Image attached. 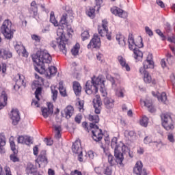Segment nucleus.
Instances as JSON below:
<instances>
[{
  "label": "nucleus",
  "mask_w": 175,
  "mask_h": 175,
  "mask_svg": "<svg viewBox=\"0 0 175 175\" xmlns=\"http://www.w3.org/2000/svg\"><path fill=\"white\" fill-rule=\"evenodd\" d=\"M51 55L47 51H38L32 55V60L34 63L35 71L40 75H46L49 79L57 74V68L51 66L46 69L44 64H50L52 60Z\"/></svg>",
  "instance_id": "f257e3e1"
},
{
  "label": "nucleus",
  "mask_w": 175,
  "mask_h": 175,
  "mask_svg": "<svg viewBox=\"0 0 175 175\" xmlns=\"http://www.w3.org/2000/svg\"><path fill=\"white\" fill-rule=\"evenodd\" d=\"M128 43L129 50L133 51L135 59H136V61H142L143 59V52L139 50V49L143 47L144 46L143 38H142L141 37L139 38V43L135 42V38H133V35L130 33L129 35ZM136 47H139V49Z\"/></svg>",
  "instance_id": "f03ea898"
},
{
  "label": "nucleus",
  "mask_w": 175,
  "mask_h": 175,
  "mask_svg": "<svg viewBox=\"0 0 175 175\" xmlns=\"http://www.w3.org/2000/svg\"><path fill=\"white\" fill-rule=\"evenodd\" d=\"M57 35L58 38L56 39V41H52L51 43V47L55 49H57V44L63 53V54H66V44H68V38L65 37L64 34V29L58 28L57 31Z\"/></svg>",
  "instance_id": "7ed1b4c3"
},
{
  "label": "nucleus",
  "mask_w": 175,
  "mask_h": 175,
  "mask_svg": "<svg viewBox=\"0 0 175 175\" xmlns=\"http://www.w3.org/2000/svg\"><path fill=\"white\" fill-rule=\"evenodd\" d=\"M101 80V75L93 77L92 81H88L85 84V92L88 95H95L98 92L99 83Z\"/></svg>",
  "instance_id": "20e7f679"
},
{
  "label": "nucleus",
  "mask_w": 175,
  "mask_h": 175,
  "mask_svg": "<svg viewBox=\"0 0 175 175\" xmlns=\"http://www.w3.org/2000/svg\"><path fill=\"white\" fill-rule=\"evenodd\" d=\"M12 21L9 19L5 20L0 28V31L1 33L3 35L5 39L10 40V39H13V35H14V30L12 28Z\"/></svg>",
  "instance_id": "39448f33"
},
{
  "label": "nucleus",
  "mask_w": 175,
  "mask_h": 175,
  "mask_svg": "<svg viewBox=\"0 0 175 175\" xmlns=\"http://www.w3.org/2000/svg\"><path fill=\"white\" fill-rule=\"evenodd\" d=\"M161 125L165 131H173L174 129V120L169 113H162L160 115Z\"/></svg>",
  "instance_id": "423d86ee"
},
{
  "label": "nucleus",
  "mask_w": 175,
  "mask_h": 175,
  "mask_svg": "<svg viewBox=\"0 0 175 175\" xmlns=\"http://www.w3.org/2000/svg\"><path fill=\"white\" fill-rule=\"evenodd\" d=\"M90 129L92 133V139L94 142H100L103 139V131L96 124H90Z\"/></svg>",
  "instance_id": "0eeeda50"
},
{
  "label": "nucleus",
  "mask_w": 175,
  "mask_h": 175,
  "mask_svg": "<svg viewBox=\"0 0 175 175\" xmlns=\"http://www.w3.org/2000/svg\"><path fill=\"white\" fill-rule=\"evenodd\" d=\"M107 25V21L106 19L103 20L102 25L98 26V33L100 35V36H106L108 40H111V32H109Z\"/></svg>",
  "instance_id": "6e6552de"
},
{
  "label": "nucleus",
  "mask_w": 175,
  "mask_h": 175,
  "mask_svg": "<svg viewBox=\"0 0 175 175\" xmlns=\"http://www.w3.org/2000/svg\"><path fill=\"white\" fill-rule=\"evenodd\" d=\"M36 163L38 164V167L47 166L49 163V159L47 158V153L46 150H41L37 159H36Z\"/></svg>",
  "instance_id": "1a4fd4ad"
},
{
  "label": "nucleus",
  "mask_w": 175,
  "mask_h": 175,
  "mask_svg": "<svg viewBox=\"0 0 175 175\" xmlns=\"http://www.w3.org/2000/svg\"><path fill=\"white\" fill-rule=\"evenodd\" d=\"M139 72L141 76H143L144 81L145 83H146L147 84H150V83L154 85L157 84V80L155 79H152L148 71L145 70L144 68H139Z\"/></svg>",
  "instance_id": "9d476101"
},
{
  "label": "nucleus",
  "mask_w": 175,
  "mask_h": 175,
  "mask_svg": "<svg viewBox=\"0 0 175 175\" xmlns=\"http://www.w3.org/2000/svg\"><path fill=\"white\" fill-rule=\"evenodd\" d=\"M139 69H154V60L152 59V54L149 53L146 57V59L143 62V66L140 67Z\"/></svg>",
  "instance_id": "9b49d317"
},
{
  "label": "nucleus",
  "mask_w": 175,
  "mask_h": 175,
  "mask_svg": "<svg viewBox=\"0 0 175 175\" xmlns=\"http://www.w3.org/2000/svg\"><path fill=\"white\" fill-rule=\"evenodd\" d=\"M100 47V38L98 34H94L90 43L88 44V49H99Z\"/></svg>",
  "instance_id": "f8f14e48"
},
{
  "label": "nucleus",
  "mask_w": 175,
  "mask_h": 175,
  "mask_svg": "<svg viewBox=\"0 0 175 175\" xmlns=\"http://www.w3.org/2000/svg\"><path fill=\"white\" fill-rule=\"evenodd\" d=\"M93 106L94 113L96 114H100V111H102V101L99 95H96L95 98L93 99Z\"/></svg>",
  "instance_id": "ddd939ff"
},
{
  "label": "nucleus",
  "mask_w": 175,
  "mask_h": 175,
  "mask_svg": "<svg viewBox=\"0 0 175 175\" xmlns=\"http://www.w3.org/2000/svg\"><path fill=\"white\" fill-rule=\"evenodd\" d=\"M133 172L137 175H147V170L143 169V163L140 161L136 162L133 168Z\"/></svg>",
  "instance_id": "4468645a"
},
{
  "label": "nucleus",
  "mask_w": 175,
  "mask_h": 175,
  "mask_svg": "<svg viewBox=\"0 0 175 175\" xmlns=\"http://www.w3.org/2000/svg\"><path fill=\"white\" fill-rule=\"evenodd\" d=\"M10 118L13 125H17L20 122V111L17 109H13L10 113Z\"/></svg>",
  "instance_id": "2eb2a0df"
},
{
  "label": "nucleus",
  "mask_w": 175,
  "mask_h": 175,
  "mask_svg": "<svg viewBox=\"0 0 175 175\" xmlns=\"http://www.w3.org/2000/svg\"><path fill=\"white\" fill-rule=\"evenodd\" d=\"M64 112H61L62 117H65L67 120H69L73 116L75 113V108L72 105H68L64 110Z\"/></svg>",
  "instance_id": "dca6fc26"
},
{
  "label": "nucleus",
  "mask_w": 175,
  "mask_h": 175,
  "mask_svg": "<svg viewBox=\"0 0 175 175\" xmlns=\"http://www.w3.org/2000/svg\"><path fill=\"white\" fill-rule=\"evenodd\" d=\"M114 150V157L116 158L115 161L118 165H120V166H124V153L121 152V150Z\"/></svg>",
  "instance_id": "f3484780"
},
{
  "label": "nucleus",
  "mask_w": 175,
  "mask_h": 175,
  "mask_svg": "<svg viewBox=\"0 0 175 175\" xmlns=\"http://www.w3.org/2000/svg\"><path fill=\"white\" fill-rule=\"evenodd\" d=\"M111 12L113 14H115V16L121 17V18H126V17H128V14L126 12L117 7L111 8Z\"/></svg>",
  "instance_id": "a211bd4d"
},
{
  "label": "nucleus",
  "mask_w": 175,
  "mask_h": 175,
  "mask_svg": "<svg viewBox=\"0 0 175 175\" xmlns=\"http://www.w3.org/2000/svg\"><path fill=\"white\" fill-rule=\"evenodd\" d=\"M29 13L31 17H33V18L38 17V4L36 3V1H33L31 3V7L29 8Z\"/></svg>",
  "instance_id": "6ab92c4d"
},
{
  "label": "nucleus",
  "mask_w": 175,
  "mask_h": 175,
  "mask_svg": "<svg viewBox=\"0 0 175 175\" xmlns=\"http://www.w3.org/2000/svg\"><path fill=\"white\" fill-rule=\"evenodd\" d=\"M140 103L142 106L147 107L148 111L150 113H155V107L152 105V100H140Z\"/></svg>",
  "instance_id": "aec40b11"
},
{
  "label": "nucleus",
  "mask_w": 175,
  "mask_h": 175,
  "mask_svg": "<svg viewBox=\"0 0 175 175\" xmlns=\"http://www.w3.org/2000/svg\"><path fill=\"white\" fill-rule=\"evenodd\" d=\"M152 95L154 96V98H157L159 102H162L163 103H166L167 100V96L165 92H162L159 94V92H152Z\"/></svg>",
  "instance_id": "412c9836"
},
{
  "label": "nucleus",
  "mask_w": 175,
  "mask_h": 175,
  "mask_svg": "<svg viewBox=\"0 0 175 175\" xmlns=\"http://www.w3.org/2000/svg\"><path fill=\"white\" fill-rule=\"evenodd\" d=\"M118 141V139L116 137L112 139L111 142V148H113L114 151H116V150H122V151L125 150V148H126V146H125L124 144H122V146H120L117 142Z\"/></svg>",
  "instance_id": "4be33fe9"
},
{
  "label": "nucleus",
  "mask_w": 175,
  "mask_h": 175,
  "mask_svg": "<svg viewBox=\"0 0 175 175\" xmlns=\"http://www.w3.org/2000/svg\"><path fill=\"white\" fill-rule=\"evenodd\" d=\"M72 152H75V154H79V152H81V142L79 139H77L73 144L72 146Z\"/></svg>",
  "instance_id": "5701e85b"
},
{
  "label": "nucleus",
  "mask_w": 175,
  "mask_h": 175,
  "mask_svg": "<svg viewBox=\"0 0 175 175\" xmlns=\"http://www.w3.org/2000/svg\"><path fill=\"white\" fill-rule=\"evenodd\" d=\"M8 105V94L6 92L3 91L0 96V110H2L3 107H5Z\"/></svg>",
  "instance_id": "b1692460"
},
{
  "label": "nucleus",
  "mask_w": 175,
  "mask_h": 175,
  "mask_svg": "<svg viewBox=\"0 0 175 175\" xmlns=\"http://www.w3.org/2000/svg\"><path fill=\"white\" fill-rule=\"evenodd\" d=\"M117 59L119 64L121 65V66L122 68H124L127 72H129V70H131V67H129V65L126 64V60H125V58L120 55V56H118Z\"/></svg>",
  "instance_id": "393cba45"
},
{
  "label": "nucleus",
  "mask_w": 175,
  "mask_h": 175,
  "mask_svg": "<svg viewBox=\"0 0 175 175\" xmlns=\"http://www.w3.org/2000/svg\"><path fill=\"white\" fill-rule=\"evenodd\" d=\"M12 52L5 49H0V58L8 59V58H12Z\"/></svg>",
  "instance_id": "a878e982"
},
{
  "label": "nucleus",
  "mask_w": 175,
  "mask_h": 175,
  "mask_svg": "<svg viewBox=\"0 0 175 175\" xmlns=\"http://www.w3.org/2000/svg\"><path fill=\"white\" fill-rule=\"evenodd\" d=\"M63 25H68V14L64 13L61 17L59 23V28L61 29H64Z\"/></svg>",
  "instance_id": "bb28decb"
},
{
  "label": "nucleus",
  "mask_w": 175,
  "mask_h": 175,
  "mask_svg": "<svg viewBox=\"0 0 175 175\" xmlns=\"http://www.w3.org/2000/svg\"><path fill=\"white\" fill-rule=\"evenodd\" d=\"M36 167H35V165L33 164L29 163L27 164V166L26 167V173L27 174H34L37 172Z\"/></svg>",
  "instance_id": "cd10ccee"
},
{
  "label": "nucleus",
  "mask_w": 175,
  "mask_h": 175,
  "mask_svg": "<svg viewBox=\"0 0 175 175\" xmlns=\"http://www.w3.org/2000/svg\"><path fill=\"white\" fill-rule=\"evenodd\" d=\"M104 104L107 109H113L114 107V100L111 98H105L104 99Z\"/></svg>",
  "instance_id": "c85d7f7f"
},
{
  "label": "nucleus",
  "mask_w": 175,
  "mask_h": 175,
  "mask_svg": "<svg viewBox=\"0 0 175 175\" xmlns=\"http://www.w3.org/2000/svg\"><path fill=\"white\" fill-rule=\"evenodd\" d=\"M124 136L129 139V140H133L134 139H136V133L135 131L126 130L124 131Z\"/></svg>",
  "instance_id": "c756f323"
},
{
  "label": "nucleus",
  "mask_w": 175,
  "mask_h": 175,
  "mask_svg": "<svg viewBox=\"0 0 175 175\" xmlns=\"http://www.w3.org/2000/svg\"><path fill=\"white\" fill-rule=\"evenodd\" d=\"M100 87V91L102 94V96H107V92L106 91V88H105V79L101 75V80L99 82V85Z\"/></svg>",
  "instance_id": "7c9ffc66"
},
{
  "label": "nucleus",
  "mask_w": 175,
  "mask_h": 175,
  "mask_svg": "<svg viewBox=\"0 0 175 175\" xmlns=\"http://www.w3.org/2000/svg\"><path fill=\"white\" fill-rule=\"evenodd\" d=\"M73 90L75 95H80L81 94V85L77 81L73 82Z\"/></svg>",
  "instance_id": "2f4dec72"
},
{
  "label": "nucleus",
  "mask_w": 175,
  "mask_h": 175,
  "mask_svg": "<svg viewBox=\"0 0 175 175\" xmlns=\"http://www.w3.org/2000/svg\"><path fill=\"white\" fill-rule=\"evenodd\" d=\"M116 39L118 42V44H120V46H122V47H124V46L126 44V42H125V37H124L122 34H117Z\"/></svg>",
  "instance_id": "473e14b6"
},
{
  "label": "nucleus",
  "mask_w": 175,
  "mask_h": 175,
  "mask_svg": "<svg viewBox=\"0 0 175 175\" xmlns=\"http://www.w3.org/2000/svg\"><path fill=\"white\" fill-rule=\"evenodd\" d=\"M17 76L18 79L16 80V83L21 85H23V87H26L27 81H25V77L21 74H18Z\"/></svg>",
  "instance_id": "72a5a7b5"
},
{
  "label": "nucleus",
  "mask_w": 175,
  "mask_h": 175,
  "mask_svg": "<svg viewBox=\"0 0 175 175\" xmlns=\"http://www.w3.org/2000/svg\"><path fill=\"white\" fill-rule=\"evenodd\" d=\"M50 23H51L54 27H59V23H58V21L55 18V15L54 14V11H51L50 13Z\"/></svg>",
  "instance_id": "f704fd0d"
},
{
  "label": "nucleus",
  "mask_w": 175,
  "mask_h": 175,
  "mask_svg": "<svg viewBox=\"0 0 175 175\" xmlns=\"http://www.w3.org/2000/svg\"><path fill=\"white\" fill-rule=\"evenodd\" d=\"M5 146H6L5 137H0V154H5Z\"/></svg>",
  "instance_id": "c9c22d12"
},
{
  "label": "nucleus",
  "mask_w": 175,
  "mask_h": 175,
  "mask_svg": "<svg viewBox=\"0 0 175 175\" xmlns=\"http://www.w3.org/2000/svg\"><path fill=\"white\" fill-rule=\"evenodd\" d=\"M89 121H91L92 123L94 125H96V124H98L99 122V116L98 115H89L88 117Z\"/></svg>",
  "instance_id": "e433bc0d"
},
{
  "label": "nucleus",
  "mask_w": 175,
  "mask_h": 175,
  "mask_svg": "<svg viewBox=\"0 0 175 175\" xmlns=\"http://www.w3.org/2000/svg\"><path fill=\"white\" fill-rule=\"evenodd\" d=\"M55 131V137L56 139H61V131H62V128L61 126H54Z\"/></svg>",
  "instance_id": "4c0bfd02"
},
{
  "label": "nucleus",
  "mask_w": 175,
  "mask_h": 175,
  "mask_svg": "<svg viewBox=\"0 0 175 175\" xmlns=\"http://www.w3.org/2000/svg\"><path fill=\"white\" fill-rule=\"evenodd\" d=\"M59 91L62 96H66V89L64 87V82L59 83Z\"/></svg>",
  "instance_id": "58836bf2"
},
{
  "label": "nucleus",
  "mask_w": 175,
  "mask_h": 175,
  "mask_svg": "<svg viewBox=\"0 0 175 175\" xmlns=\"http://www.w3.org/2000/svg\"><path fill=\"white\" fill-rule=\"evenodd\" d=\"M86 14L90 18H94L95 17V9L94 8H90L88 10H86Z\"/></svg>",
  "instance_id": "ea45409f"
},
{
  "label": "nucleus",
  "mask_w": 175,
  "mask_h": 175,
  "mask_svg": "<svg viewBox=\"0 0 175 175\" xmlns=\"http://www.w3.org/2000/svg\"><path fill=\"white\" fill-rule=\"evenodd\" d=\"M80 50V44L76 43L73 48L71 49L72 55H77L79 51Z\"/></svg>",
  "instance_id": "a19ab883"
},
{
  "label": "nucleus",
  "mask_w": 175,
  "mask_h": 175,
  "mask_svg": "<svg viewBox=\"0 0 175 175\" xmlns=\"http://www.w3.org/2000/svg\"><path fill=\"white\" fill-rule=\"evenodd\" d=\"M139 124L142 126H144L145 128L147 127V125H148V118L143 116L140 120Z\"/></svg>",
  "instance_id": "79ce46f5"
},
{
  "label": "nucleus",
  "mask_w": 175,
  "mask_h": 175,
  "mask_svg": "<svg viewBox=\"0 0 175 175\" xmlns=\"http://www.w3.org/2000/svg\"><path fill=\"white\" fill-rule=\"evenodd\" d=\"M51 90L52 92L53 100L55 102V100H57V96H58V90H55V87H51Z\"/></svg>",
  "instance_id": "37998d69"
},
{
  "label": "nucleus",
  "mask_w": 175,
  "mask_h": 175,
  "mask_svg": "<svg viewBox=\"0 0 175 175\" xmlns=\"http://www.w3.org/2000/svg\"><path fill=\"white\" fill-rule=\"evenodd\" d=\"M42 116H43L44 118H47V117H49V114H53V113L51 112V111H49V109L47 108H42Z\"/></svg>",
  "instance_id": "c03bdc74"
},
{
  "label": "nucleus",
  "mask_w": 175,
  "mask_h": 175,
  "mask_svg": "<svg viewBox=\"0 0 175 175\" xmlns=\"http://www.w3.org/2000/svg\"><path fill=\"white\" fill-rule=\"evenodd\" d=\"M10 148L12 151L13 152L14 154H17L18 151L16 148V144L14 143V141H10Z\"/></svg>",
  "instance_id": "a18cd8bd"
},
{
  "label": "nucleus",
  "mask_w": 175,
  "mask_h": 175,
  "mask_svg": "<svg viewBox=\"0 0 175 175\" xmlns=\"http://www.w3.org/2000/svg\"><path fill=\"white\" fill-rule=\"evenodd\" d=\"M108 162L111 166H114V165H116V159H114V157L112 154L108 155Z\"/></svg>",
  "instance_id": "49530a36"
},
{
  "label": "nucleus",
  "mask_w": 175,
  "mask_h": 175,
  "mask_svg": "<svg viewBox=\"0 0 175 175\" xmlns=\"http://www.w3.org/2000/svg\"><path fill=\"white\" fill-rule=\"evenodd\" d=\"M15 50L16 51V53H18V54H21V51L24 50V45L17 44L16 45H15Z\"/></svg>",
  "instance_id": "de8ad7c7"
},
{
  "label": "nucleus",
  "mask_w": 175,
  "mask_h": 175,
  "mask_svg": "<svg viewBox=\"0 0 175 175\" xmlns=\"http://www.w3.org/2000/svg\"><path fill=\"white\" fill-rule=\"evenodd\" d=\"M82 40H87V39H90V32L88 31H84L81 33Z\"/></svg>",
  "instance_id": "09e8293b"
},
{
  "label": "nucleus",
  "mask_w": 175,
  "mask_h": 175,
  "mask_svg": "<svg viewBox=\"0 0 175 175\" xmlns=\"http://www.w3.org/2000/svg\"><path fill=\"white\" fill-rule=\"evenodd\" d=\"M124 94H125L124 88H120L116 92V95L118 96V98H124Z\"/></svg>",
  "instance_id": "8fccbe9b"
},
{
  "label": "nucleus",
  "mask_w": 175,
  "mask_h": 175,
  "mask_svg": "<svg viewBox=\"0 0 175 175\" xmlns=\"http://www.w3.org/2000/svg\"><path fill=\"white\" fill-rule=\"evenodd\" d=\"M42 94V88L38 87L36 88L35 92L36 98L37 100H40V98H39V95Z\"/></svg>",
  "instance_id": "3c124183"
},
{
  "label": "nucleus",
  "mask_w": 175,
  "mask_h": 175,
  "mask_svg": "<svg viewBox=\"0 0 175 175\" xmlns=\"http://www.w3.org/2000/svg\"><path fill=\"white\" fill-rule=\"evenodd\" d=\"M33 143V139H32V137L25 136V144H27V146H29V144H32Z\"/></svg>",
  "instance_id": "603ef678"
},
{
  "label": "nucleus",
  "mask_w": 175,
  "mask_h": 175,
  "mask_svg": "<svg viewBox=\"0 0 175 175\" xmlns=\"http://www.w3.org/2000/svg\"><path fill=\"white\" fill-rule=\"evenodd\" d=\"M10 161L12 162H18L20 159L17 157V153H14L10 156Z\"/></svg>",
  "instance_id": "864d4df0"
},
{
  "label": "nucleus",
  "mask_w": 175,
  "mask_h": 175,
  "mask_svg": "<svg viewBox=\"0 0 175 175\" xmlns=\"http://www.w3.org/2000/svg\"><path fill=\"white\" fill-rule=\"evenodd\" d=\"M167 139L170 143H174V135L172 133H169L167 135Z\"/></svg>",
  "instance_id": "5fc2aeb1"
},
{
  "label": "nucleus",
  "mask_w": 175,
  "mask_h": 175,
  "mask_svg": "<svg viewBox=\"0 0 175 175\" xmlns=\"http://www.w3.org/2000/svg\"><path fill=\"white\" fill-rule=\"evenodd\" d=\"M144 143L145 144H150V143H152V138L151 137V135L145 137L144 139Z\"/></svg>",
  "instance_id": "6e6d98bb"
},
{
  "label": "nucleus",
  "mask_w": 175,
  "mask_h": 175,
  "mask_svg": "<svg viewBox=\"0 0 175 175\" xmlns=\"http://www.w3.org/2000/svg\"><path fill=\"white\" fill-rule=\"evenodd\" d=\"M156 33H157V35H159V36L161 38L162 40H166V36L163 35V33H162L161 29H156Z\"/></svg>",
  "instance_id": "4d7b16f0"
},
{
  "label": "nucleus",
  "mask_w": 175,
  "mask_h": 175,
  "mask_svg": "<svg viewBox=\"0 0 175 175\" xmlns=\"http://www.w3.org/2000/svg\"><path fill=\"white\" fill-rule=\"evenodd\" d=\"M145 31H146L147 35H148V36H152L154 35L152 30H151V29H150V27L148 26H146L145 27Z\"/></svg>",
  "instance_id": "13d9d810"
},
{
  "label": "nucleus",
  "mask_w": 175,
  "mask_h": 175,
  "mask_svg": "<svg viewBox=\"0 0 175 175\" xmlns=\"http://www.w3.org/2000/svg\"><path fill=\"white\" fill-rule=\"evenodd\" d=\"M86 155L88 156L90 159H94V158L95 157V152H94V151H92V150H90V151L88 152Z\"/></svg>",
  "instance_id": "bf43d9fd"
},
{
  "label": "nucleus",
  "mask_w": 175,
  "mask_h": 175,
  "mask_svg": "<svg viewBox=\"0 0 175 175\" xmlns=\"http://www.w3.org/2000/svg\"><path fill=\"white\" fill-rule=\"evenodd\" d=\"M112 171L111 167H106L104 174L106 175H111Z\"/></svg>",
  "instance_id": "052dcab7"
},
{
  "label": "nucleus",
  "mask_w": 175,
  "mask_h": 175,
  "mask_svg": "<svg viewBox=\"0 0 175 175\" xmlns=\"http://www.w3.org/2000/svg\"><path fill=\"white\" fill-rule=\"evenodd\" d=\"M18 143L24 144L25 143V136L21 135L18 137Z\"/></svg>",
  "instance_id": "680f3d73"
},
{
  "label": "nucleus",
  "mask_w": 175,
  "mask_h": 175,
  "mask_svg": "<svg viewBox=\"0 0 175 175\" xmlns=\"http://www.w3.org/2000/svg\"><path fill=\"white\" fill-rule=\"evenodd\" d=\"M164 28L166 31V32H170L171 29H172V27L170 26V23H167L165 24Z\"/></svg>",
  "instance_id": "e2e57ef3"
},
{
  "label": "nucleus",
  "mask_w": 175,
  "mask_h": 175,
  "mask_svg": "<svg viewBox=\"0 0 175 175\" xmlns=\"http://www.w3.org/2000/svg\"><path fill=\"white\" fill-rule=\"evenodd\" d=\"M44 142L46 143V146H53V140L51 139L45 138Z\"/></svg>",
  "instance_id": "0e129e2a"
},
{
  "label": "nucleus",
  "mask_w": 175,
  "mask_h": 175,
  "mask_svg": "<svg viewBox=\"0 0 175 175\" xmlns=\"http://www.w3.org/2000/svg\"><path fill=\"white\" fill-rule=\"evenodd\" d=\"M102 167H96L94 168V172L97 174H102Z\"/></svg>",
  "instance_id": "69168bd1"
},
{
  "label": "nucleus",
  "mask_w": 175,
  "mask_h": 175,
  "mask_svg": "<svg viewBox=\"0 0 175 175\" xmlns=\"http://www.w3.org/2000/svg\"><path fill=\"white\" fill-rule=\"evenodd\" d=\"M47 106H48V110L51 111V112L53 113V110H54V105H53V104L51 103H47Z\"/></svg>",
  "instance_id": "338daca9"
},
{
  "label": "nucleus",
  "mask_w": 175,
  "mask_h": 175,
  "mask_svg": "<svg viewBox=\"0 0 175 175\" xmlns=\"http://www.w3.org/2000/svg\"><path fill=\"white\" fill-rule=\"evenodd\" d=\"M170 81L172 83L173 88L175 90V77L174 75L170 76Z\"/></svg>",
  "instance_id": "774afa93"
}]
</instances>
